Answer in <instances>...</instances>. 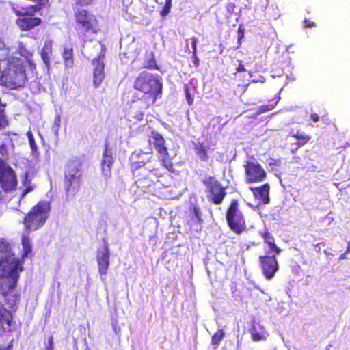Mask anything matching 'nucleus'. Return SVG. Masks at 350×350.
Returning a JSON list of instances; mask_svg holds the SVG:
<instances>
[{"label":"nucleus","instance_id":"1","mask_svg":"<svg viewBox=\"0 0 350 350\" xmlns=\"http://www.w3.org/2000/svg\"><path fill=\"white\" fill-rule=\"evenodd\" d=\"M133 87L143 94L141 97L133 95L131 100L132 103H138V107L141 111L135 116V118L140 121L144 116V111L153 105L161 97L163 83L157 75L143 71L135 78Z\"/></svg>","mask_w":350,"mask_h":350},{"label":"nucleus","instance_id":"2","mask_svg":"<svg viewBox=\"0 0 350 350\" xmlns=\"http://www.w3.org/2000/svg\"><path fill=\"white\" fill-rule=\"evenodd\" d=\"M27 81L25 62L21 58L10 57L7 67L1 71V82L10 89L16 90L25 85Z\"/></svg>","mask_w":350,"mask_h":350},{"label":"nucleus","instance_id":"3","mask_svg":"<svg viewBox=\"0 0 350 350\" xmlns=\"http://www.w3.org/2000/svg\"><path fill=\"white\" fill-rule=\"evenodd\" d=\"M0 268L3 271L10 269L8 273L10 278L8 289H15L19 279V272L23 270V267L20 260L15 257L9 243L3 239H0Z\"/></svg>","mask_w":350,"mask_h":350},{"label":"nucleus","instance_id":"4","mask_svg":"<svg viewBox=\"0 0 350 350\" xmlns=\"http://www.w3.org/2000/svg\"><path fill=\"white\" fill-rule=\"evenodd\" d=\"M83 163L80 157H75L69 160L66 165L64 187L68 198L75 197L80 190Z\"/></svg>","mask_w":350,"mask_h":350},{"label":"nucleus","instance_id":"5","mask_svg":"<svg viewBox=\"0 0 350 350\" xmlns=\"http://www.w3.org/2000/svg\"><path fill=\"white\" fill-rule=\"evenodd\" d=\"M50 211V202L44 200L39 201L24 217L25 228L31 231L42 228L49 217Z\"/></svg>","mask_w":350,"mask_h":350},{"label":"nucleus","instance_id":"6","mask_svg":"<svg viewBox=\"0 0 350 350\" xmlns=\"http://www.w3.org/2000/svg\"><path fill=\"white\" fill-rule=\"evenodd\" d=\"M226 219L229 228L237 235L247 231L245 217L239 208V202L237 199L230 201L226 213Z\"/></svg>","mask_w":350,"mask_h":350},{"label":"nucleus","instance_id":"7","mask_svg":"<svg viewBox=\"0 0 350 350\" xmlns=\"http://www.w3.org/2000/svg\"><path fill=\"white\" fill-rule=\"evenodd\" d=\"M75 23L83 34H97L100 29L95 15L86 9H77L74 12Z\"/></svg>","mask_w":350,"mask_h":350},{"label":"nucleus","instance_id":"8","mask_svg":"<svg viewBox=\"0 0 350 350\" xmlns=\"http://www.w3.org/2000/svg\"><path fill=\"white\" fill-rule=\"evenodd\" d=\"M202 183L205 186V192L206 198L209 202L215 204H221L226 195V187L222 185L216 177L209 176L202 180Z\"/></svg>","mask_w":350,"mask_h":350},{"label":"nucleus","instance_id":"9","mask_svg":"<svg viewBox=\"0 0 350 350\" xmlns=\"http://www.w3.org/2000/svg\"><path fill=\"white\" fill-rule=\"evenodd\" d=\"M17 176L14 170L0 157V187L3 191L9 193L16 189Z\"/></svg>","mask_w":350,"mask_h":350},{"label":"nucleus","instance_id":"10","mask_svg":"<svg viewBox=\"0 0 350 350\" xmlns=\"http://www.w3.org/2000/svg\"><path fill=\"white\" fill-rule=\"evenodd\" d=\"M148 144L150 146L155 148L163 166L167 170H171L173 165L172 162L167 160L169 152L164 137L160 133L152 131L148 140Z\"/></svg>","mask_w":350,"mask_h":350},{"label":"nucleus","instance_id":"11","mask_svg":"<svg viewBox=\"0 0 350 350\" xmlns=\"http://www.w3.org/2000/svg\"><path fill=\"white\" fill-rule=\"evenodd\" d=\"M103 245L96 250V262L98 273L102 280H105L110 265V251L109 245L106 238L102 239Z\"/></svg>","mask_w":350,"mask_h":350},{"label":"nucleus","instance_id":"12","mask_svg":"<svg viewBox=\"0 0 350 350\" xmlns=\"http://www.w3.org/2000/svg\"><path fill=\"white\" fill-rule=\"evenodd\" d=\"M277 255L265 254L258 258L259 267L267 280L273 279L279 270Z\"/></svg>","mask_w":350,"mask_h":350},{"label":"nucleus","instance_id":"13","mask_svg":"<svg viewBox=\"0 0 350 350\" xmlns=\"http://www.w3.org/2000/svg\"><path fill=\"white\" fill-rule=\"evenodd\" d=\"M244 169L245 180L247 184L262 182L267 176L265 170L257 162L246 161Z\"/></svg>","mask_w":350,"mask_h":350},{"label":"nucleus","instance_id":"14","mask_svg":"<svg viewBox=\"0 0 350 350\" xmlns=\"http://www.w3.org/2000/svg\"><path fill=\"white\" fill-rule=\"evenodd\" d=\"M102 51L100 54L92 60L93 68V85L95 88L100 86L105 77L104 58L105 49L104 45H102Z\"/></svg>","mask_w":350,"mask_h":350},{"label":"nucleus","instance_id":"15","mask_svg":"<svg viewBox=\"0 0 350 350\" xmlns=\"http://www.w3.org/2000/svg\"><path fill=\"white\" fill-rule=\"evenodd\" d=\"M15 325L12 312L0 303V336L4 333H12Z\"/></svg>","mask_w":350,"mask_h":350},{"label":"nucleus","instance_id":"16","mask_svg":"<svg viewBox=\"0 0 350 350\" xmlns=\"http://www.w3.org/2000/svg\"><path fill=\"white\" fill-rule=\"evenodd\" d=\"M42 23L40 17L18 16L16 24L21 31H29Z\"/></svg>","mask_w":350,"mask_h":350},{"label":"nucleus","instance_id":"17","mask_svg":"<svg viewBox=\"0 0 350 350\" xmlns=\"http://www.w3.org/2000/svg\"><path fill=\"white\" fill-rule=\"evenodd\" d=\"M250 190L252 192L255 199L260 201L262 204L265 205L269 203L270 185L269 183H265L259 187H250Z\"/></svg>","mask_w":350,"mask_h":350},{"label":"nucleus","instance_id":"18","mask_svg":"<svg viewBox=\"0 0 350 350\" xmlns=\"http://www.w3.org/2000/svg\"><path fill=\"white\" fill-rule=\"evenodd\" d=\"M113 163V158L112 153L107 146L103 153V158L101 161V170L103 175L109 178L111 175V168Z\"/></svg>","mask_w":350,"mask_h":350},{"label":"nucleus","instance_id":"19","mask_svg":"<svg viewBox=\"0 0 350 350\" xmlns=\"http://www.w3.org/2000/svg\"><path fill=\"white\" fill-rule=\"evenodd\" d=\"M291 136L296 140V142L291 143L290 151L293 154L295 153L299 148L308 144L312 139L311 135L299 131H297L296 133H291Z\"/></svg>","mask_w":350,"mask_h":350},{"label":"nucleus","instance_id":"20","mask_svg":"<svg viewBox=\"0 0 350 350\" xmlns=\"http://www.w3.org/2000/svg\"><path fill=\"white\" fill-rule=\"evenodd\" d=\"M249 332L251 338L254 342L265 341L267 338V334L262 325L258 323L253 322Z\"/></svg>","mask_w":350,"mask_h":350},{"label":"nucleus","instance_id":"21","mask_svg":"<svg viewBox=\"0 0 350 350\" xmlns=\"http://www.w3.org/2000/svg\"><path fill=\"white\" fill-rule=\"evenodd\" d=\"M42 8L40 5H31L21 10H15L14 13L17 16L35 17L36 13L40 12Z\"/></svg>","mask_w":350,"mask_h":350},{"label":"nucleus","instance_id":"22","mask_svg":"<svg viewBox=\"0 0 350 350\" xmlns=\"http://www.w3.org/2000/svg\"><path fill=\"white\" fill-rule=\"evenodd\" d=\"M53 51V41L51 40H46L44 42L43 47L40 52V56L44 64L46 66L50 65V56Z\"/></svg>","mask_w":350,"mask_h":350},{"label":"nucleus","instance_id":"23","mask_svg":"<svg viewBox=\"0 0 350 350\" xmlns=\"http://www.w3.org/2000/svg\"><path fill=\"white\" fill-rule=\"evenodd\" d=\"M62 58L64 65L68 68H72L74 65V53L72 47H65L62 52Z\"/></svg>","mask_w":350,"mask_h":350},{"label":"nucleus","instance_id":"24","mask_svg":"<svg viewBox=\"0 0 350 350\" xmlns=\"http://www.w3.org/2000/svg\"><path fill=\"white\" fill-rule=\"evenodd\" d=\"M207 149L208 146H205L203 143H198L194 146L196 154L203 161H206L208 159Z\"/></svg>","mask_w":350,"mask_h":350},{"label":"nucleus","instance_id":"25","mask_svg":"<svg viewBox=\"0 0 350 350\" xmlns=\"http://www.w3.org/2000/svg\"><path fill=\"white\" fill-rule=\"evenodd\" d=\"M225 337V332L223 329H219L211 337V345L214 349H217L221 341Z\"/></svg>","mask_w":350,"mask_h":350},{"label":"nucleus","instance_id":"26","mask_svg":"<svg viewBox=\"0 0 350 350\" xmlns=\"http://www.w3.org/2000/svg\"><path fill=\"white\" fill-rule=\"evenodd\" d=\"M21 243L23 245L22 258H25L29 253L31 252L32 245L30 239L27 236L24 235L22 237Z\"/></svg>","mask_w":350,"mask_h":350},{"label":"nucleus","instance_id":"27","mask_svg":"<svg viewBox=\"0 0 350 350\" xmlns=\"http://www.w3.org/2000/svg\"><path fill=\"white\" fill-rule=\"evenodd\" d=\"M94 0H75L72 4V9L74 12L77 9H82L83 7L91 6L94 4Z\"/></svg>","mask_w":350,"mask_h":350},{"label":"nucleus","instance_id":"28","mask_svg":"<svg viewBox=\"0 0 350 350\" xmlns=\"http://www.w3.org/2000/svg\"><path fill=\"white\" fill-rule=\"evenodd\" d=\"M277 103H278V101H275L273 103H269V104L262 105L260 106L257 109L256 115L258 116L262 113L271 111L272 109H273L275 107Z\"/></svg>","mask_w":350,"mask_h":350},{"label":"nucleus","instance_id":"29","mask_svg":"<svg viewBox=\"0 0 350 350\" xmlns=\"http://www.w3.org/2000/svg\"><path fill=\"white\" fill-rule=\"evenodd\" d=\"M266 244L268 246V250L266 252V254L278 255L281 252V249L276 245L275 240L269 241Z\"/></svg>","mask_w":350,"mask_h":350},{"label":"nucleus","instance_id":"30","mask_svg":"<svg viewBox=\"0 0 350 350\" xmlns=\"http://www.w3.org/2000/svg\"><path fill=\"white\" fill-rule=\"evenodd\" d=\"M9 49L5 46V43L0 40V62L10 59Z\"/></svg>","mask_w":350,"mask_h":350},{"label":"nucleus","instance_id":"31","mask_svg":"<svg viewBox=\"0 0 350 350\" xmlns=\"http://www.w3.org/2000/svg\"><path fill=\"white\" fill-rule=\"evenodd\" d=\"M144 68L152 70H159V67L156 62L153 53H151V58L146 61Z\"/></svg>","mask_w":350,"mask_h":350},{"label":"nucleus","instance_id":"32","mask_svg":"<svg viewBox=\"0 0 350 350\" xmlns=\"http://www.w3.org/2000/svg\"><path fill=\"white\" fill-rule=\"evenodd\" d=\"M23 185H24L25 189L22 192L21 198H23L26 194L33 190V187L31 185V180L28 179L27 176L23 181Z\"/></svg>","mask_w":350,"mask_h":350},{"label":"nucleus","instance_id":"33","mask_svg":"<svg viewBox=\"0 0 350 350\" xmlns=\"http://www.w3.org/2000/svg\"><path fill=\"white\" fill-rule=\"evenodd\" d=\"M9 122L5 115V110L0 107V130L8 126Z\"/></svg>","mask_w":350,"mask_h":350},{"label":"nucleus","instance_id":"34","mask_svg":"<svg viewBox=\"0 0 350 350\" xmlns=\"http://www.w3.org/2000/svg\"><path fill=\"white\" fill-rule=\"evenodd\" d=\"M172 0H165V5L160 11V15L162 17H165L170 13L172 8Z\"/></svg>","mask_w":350,"mask_h":350},{"label":"nucleus","instance_id":"35","mask_svg":"<svg viewBox=\"0 0 350 350\" xmlns=\"http://www.w3.org/2000/svg\"><path fill=\"white\" fill-rule=\"evenodd\" d=\"M184 90H185L187 101L189 105H191L193 103V98L191 96V94L189 91V88L187 85H184Z\"/></svg>","mask_w":350,"mask_h":350},{"label":"nucleus","instance_id":"36","mask_svg":"<svg viewBox=\"0 0 350 350\" xmlns=\"http://www.w3.org/2000/svg\"><path fill=\"white\" fill-rule=\"evenodd\" d=\"M262 237L265 243H268L269 241L275 240L274 237L267 230H265L264 232L262 233Z\"/></svg>","mask_w":350,"mask_h":350},{"label":"nucleus","instance_id":"37","mask_svg":"<svg viewBox=\"0 0 350 350\" xmlns=\"http://www.w3.org/2000/svg\"><path fill=\"white\" fill-rule=\"evenodd\" d=\"M0 154L3 157H7L9 154L8 146L5 143L0 145Z\"/></svg>","mask_w":350,"mask_h":350},{"label":"nucleus","instance_id":"38","mask_svg":"<svg viewBox=\"0 0 350 350\" xmlns=\"http://www.w3.org/2000/svg\"><path fill=\"white\" fill-rule=\"evenodd\" d=\"M44 350H53V336L52 335L48 338L47 343L45 345Z\"/></svg>","mask_w":350,"mask_h":350},{"label":"nucleus","instance_id":"39","mask_svg":"<svg viewBox=\"0 0 350 350\" xmlns=\"http://www.w3.org/2000/svg\"><path fill=\"white\" fill-rule=\"evenodd\" d=\"M304 27L305 28H312L316 27V24L314 22L311 21L310 19L305 18L304 21Z\"/></svg>","mask_w":350,"mask_h":350},{"label":"nucleus","instance_id":"40","mask_svg":"<svg viewBox=\"0 0 350 350\" xmlns=\"http://www.w3.org/2000/svg\"><path fill=\"white\" fill-rule=\"evenodd\" d=\"M192 210H193V215H195L196 219L198 221H201L202 220L201 219V211H200V208H198L197 206H193Z\"/></svg>","mask_w":350,"mask_h":350},{"label":"nucleus","instance_id":"41","mask_svg":"<svg viewBox=\"0 0 350 350\" xmlns=\"http://www.w3.org/2000/svg\"><path fill=\"white\" fill-rule=\"evenodd\" d=\"M191 46H192V53H197L198 38L196 37H192L191 38Z\"/></svg>","mask_w":350,"mask_h":350},{"label":"nucleus","instance_id":"42","mask_svg":"<svg viewBox=\"0 0 350 350\" xmlns=\"http://www.w3.org/2000/svg\"><path fill=\"white\" fill-rule=\"evenodd\" d=\"M239 44L241 45V40L244 37V29L240 26L237 31Z\"/></svg>","mask_w":350,"mask_h":350},{"label":"nucleus","instance_id":"43","mask_svg":"<svg viewBox=\"0 0 350 350\" xmlns=\"http://www.w3.org/2000/svg\"><path fill=\"white\" fill-rule=\"evenodd\" d=\"M192 59L193 66L198 68L200 65V60L197 56V53H192Z\"/></svg>","mask_w":350,"mask_h":350},{"label":"nucleus","instance_id":"44","mask_svg":"<svg viewBox=\"0 0 350 350\" xmlns=\"http://www.w3.org/2000/svg\"><path fill=\"white\" fill-rule=\"evenodd\" d=\"M236 71H237V72H243L246 71V70L245 68V66L243 64V62L241 60H239V66L236 68Z\"/></svg>","mask_w":350,"mask_h":350},{"label":"nucleus","instance_id":"45","mask_svg":"<svg viewBox=\"0 0 350 350\" xmlns=\"http://www.w3.org/2000/svg\"><path fill=\"white\" fill-rule=\"evenodd\" d=\"M310 118L314 122H317L319 120V117L317 113H312L310 115Z\"/></svg>","mask_w":350,"mask_h":350},{"label":"nucleus","instance_id":"46","mask_svg":"<svg viewBox=\"0 0 350 350\" xmlns=\"http://www.w3.org/2000/svg\"><path fill=\"white\" fill-rule=\"evenodd\" d=\"M12 340L10 342V343L7 345L6 347H2L0 345V350H11L12 349Z\"/></svg>","mask_w":350,"mask_h":350},{"label":"nucleus","instance_id":"47","mask_svg":"<svg viewBox=\"0 0 350 350\" xmlns=\"http://www.w3.org/2000/svg\"><path fill=\"white\" fill-rule=\"evenodd\" d=\"M252 82H260V83H264L265 82V79L263 77H260V79H253L252 80Z\"/></svg>","mask_w":350,"mask_h":350},{"label":"nucleus","instance_id":"48","mask_svg":"<svg viewBox=\"0 0 350 350\" xmlns=\"http://www.w3.org/2000/svg\"><path fill=\"white\" fill-rule=\"evenodd\" d=\"M280 164V161L279 159L273 160V163H270V165H279Z\"/></svg>","mask_w":350,"mask_h":350},{"label":"nucleus","instance_id":"49","mask_svg":"<svg viewBox=\"0 0 350 350\" xmlns=\"http://www.w3.org/2000/svg\"><path fill=\"white\" fill-rule=\"evenodd\" d=\"M217 126V124H213L211 122L208 124V129H210L212 127V129H215Z\"/></svg>","mask_w":350,"mask_h":350},{"label":"nucleus","instance_id":"50","mask_svg":"<svg viewBox=\"0 0 350 350\" xmlns=\"http://www.w3.org/2000/svg\"><path fill=\"white\" fill-rule=\"evenodd\" d=\"M350 252V242H348L347 247L345 251V253L348 254Z\"/></svg>","mask_w":350,"mask_h":350},{"label":"nucleus","instance_id":"51","mask_svg":"<svg viewBox=\"0 0 350 350\" xmlns=\"http://www.w3.org/2000/svg\"><path fill=\"white\" fill-rule=\"evenodd\" d=\"M4 199V196L2 193V191H0V202Z\"/></svg>","mask_w":350,"mask_h":350},{"label":"nucleus","instance_id":"52","mask_svg":"<svg viewBox=\"0 0 350 350\" xmlns=\"http://www.w3.org/2000/svg\"><path fill=\"white\" fill-rule=\"evenodd\" d=\"M347 254V253H345H345H343V254H342L340 255V259H344V258H345V254Z\"/></svg>","mask_w":350,"mask_h":350},{"label":"nucleus","instance_id":"53","mask_svg":"<svg viewBox=\"0 0 350 350\" xmlns=\"http://www.w3.org/2000/svg\"><path fill=\"white\" fill-rule=\"evenodd\" d=\"M154 174H155L157 176H161V174H159L157 172H156Z\"/></svg>","mask_w":350,"mask_h":350},{"label":"nucleus","instance_id":"54","mask_svg":"<svg viewBox=\"0 0 350 350\" xmlns=\"http://www.w3.org/2000/svg\"><path fill=\"white\" fill-rule=\"evenodd\" d=\"M229 6H232V8H234V3H230V4H229Z\"/></svg>","mask_w":350,"mask_h":350},{"label":"nucleus","instance_id":"55","mask_svg":"<svg viewBox=\"0 0 350 350\" xmlns=\"http://www.w3.org/2000/svg\"><path fill=\"white\" fill-rule=\"evenodd\" d=\"M3 295L4 297H5V296L7 295V293H6V292H3Z\"/></svg>","mask_w":350,"mask_h":350},{"label":"nucleus","instance_id":"56","mask_svg":"<svg viewBox=\"0 0 350 350\" xmlns=\"http://www.w3.org/2000/svg\"><path fill=\"white\" fill-rule=\"evenodd\" d=\"M85 350H91L90 347H87Z\"/></svg>","mask_w":350,"mask_h":350},{"label":"nucleus","instance_id":"57","mask_svg":"<svg viewBox=\"0 0 350 350\" xmlns=\"http://www.w3.org/2000/svg\"><path fill=\"white\" fill-rule=\"evenodd\" d=\"M236 291H237L236 289H234V291H232V293H233V294H234V293H235V292H236Z\"/></svg>","mask_w":350,"mask_h":350},{"label":"nucleus","instance_id":"58","mask_svg":"<svg viewBox=\"0 0 350 350\" xmlns=\"http://www.w3.org/2000/svg\"><path fill=\"white\" fill-rule=\"evenodd\" d=\"M293 159H299L298 157H294Z\"/></svg>","mask_w":350,"mask_h":350},{"label":"nucleus","instance_id":"59","mask_svg":"<svg viewBox=\"0 0 350 350\" xmlns=\"http://www.w3.org/2000/svg\"><path fill=\"white\" fill-rule=\"evenodd\" d=\"M307 13H308V14H310V10H308V11H307Z\"/></svg>","mask_w":350,"mask_h":350}]
</instances>
